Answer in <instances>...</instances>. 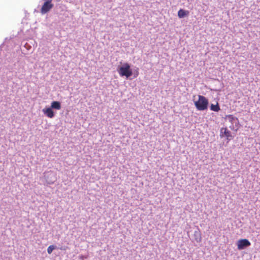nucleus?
Here are the masks:
<instances>
[{
	"mask_svg": "<svg viewBox=\"0 0 260 260\" xmlns=\"http://www.w3.org/2000/svg\"><path fill=\"white\" fill-rule=\"evenodd\" d=\"M194 104L197 110L204 111L208 109L209 101L204 96L199 95L198 100L194 102Z\"/></svg>",
	"mask_w": 260,
	"mask_h": 260,
	"instance_id": "f257e3e1",
	"label": "nucleus"
},
{
	"mask_svg": "<svg viewBox=\"0 0 260 260\" xmlns=\"http://www.w3.org/2000/svg\"><path fill=\"white\" fill-rule=\"evenodd\" d=\"M225 118L228 119L231 123L229 126L230 128L232 131L237 132L240 127L238 118L231 114L226 115Z\"/></svg>",
	"mask_w": 260,
	"mask_h": 260,
	"instance_id": "f03ea898",
	"label": "nucleus"
},
{
	"mask_svg": "<svg viewBox=\"0 0 260 260\" xmlns=\"http://www.w3.org/2000/svg\"><path fill=\"white\" fill-rule=\"evenodd\" d=\"M118 72L120 76H125L127 78L133 74L130 65L128 63H124L122 67L119 68Z\"/></svg>",
	"mask_w": 260,
	"mask_h": 260,
	"instance_id": "7ed1b4c3",
	"label": "nucleus"
},
{
	"mask_svg": "<svg viewBox=\"0 0 260 260\" xmlns=\"http://www.w3.org/2000/svg\"><path fill=\"white\" fill-rule=\"evenodd\" d=\"M220 137L223 138L225 137L228 141H231L233 138L231 132L227 127H222L220 130Z\"/></svg>",
	"mask_w": 260,
	"mask_h": 260,
	"instance_id": "20e7f679",
	"label": "nucleus"
},
{
	"mask_svg": "<svg viewBox=\"0 0 260 260\" xmlns=\"http://www.w3.org/2000/svg\"><path fill=\"white\" fill-rule=\"evenodd\" d=\"M251 243L246 239H240L237 241V248L239 250H242L244 248L248 247L250 245Z\"/></svg>",
	"mask_w": 260,
	"mask_h": 260,
	"instance_id": "39448f33",
	"label": "nucleus"
},
{
	"mask_svg": "<svg viewBox=\"0 0 260 260\" xmlns=\"http://www.w3.org/2000/svg\"><path fill=\"white\" fill-rule=\"evenodd\" d=\"M53 7V5L49 1H46L44 3L41 9V13L43 14L47 13Z\"/></svg>",
	"mask_w": 260,
	"mask_h": 260,
	"instance_id": "423d86ee",
	"label": "nucleus"
},
{
	"mask_svg": "<svg viewBox=\"0 0 260 260\" xmlns=\"http://www.w3.org/2000/svg\"><path fill=\"white\" fill-rule=\"evenodd\" d=\"M43 113L48 118H52L54 116V112L51 107L44 108L42 110Z\"/></svg>",
	"mask_w": 260,
	"mask_h": 260,
	"instance_id": "0eeeda50",
	"label": "nucleus"
},
{
	"mask_svg": "<svg viewBox=\"0 0 260 260\" xmlns=\"http://www.w3.org/2000/svg\"><path fill=\"white\" fill-rule=\"evenodd\" d=\"M189 12L183 9H180L178 12V16L180 18H184L188 15Z\"/></svg>",
	"mask_w": 260,
	"mask_h": 260,
	"instance_id": "6e6552de",
	"label": "nucleus"
},
{
	"mask_svg": "<svg viewBox=\"0 0 260 260\" xmlns=\"http://www.w3.org/2000/svg\"><path fill=\"white\" fill-rule=\"evenodd\" d=\"M50 107L52 109L59 110L61 108L60 103L58 101H53L51 103Z\"/></svg>",
	"mask_w": 260,
	"mask_h": 260,
	"instance_id": "1a4fd4ad",
	"label": "nucleus"
},
{
	"mask_svg": "<svg viewBox=\"0 0 260 260\" xmlns=\"http://www.w3.org/2000/svg\"><path fill=\"white\" fill-rule=\"evenodd\" d=\"M211 110L214 112H218L220 110V107L218 103L216 105L212 104L210 106Z\"/></svg>",
	"mask_w": 260,
	"mask_h": 260,
	"instance_id": "9d476101",
	"label": "nucleus"
},
{
	"mask_svg": "<svg viewBox=\"0 0 260 260\" xmlns=\"http://www.w3.org/2000/svg\"><path fill=\"white\" fill-rule=\"evenodd\" d=\"M55 248V247L54 245H50L47 248V252L49 254H51L52 251Z\"/></svg>",
	"mask_w": 260,
	"mask_h": 260,
	"instance_id": "9b49d317",
	"label": "nucleus"
}]
</instances>
